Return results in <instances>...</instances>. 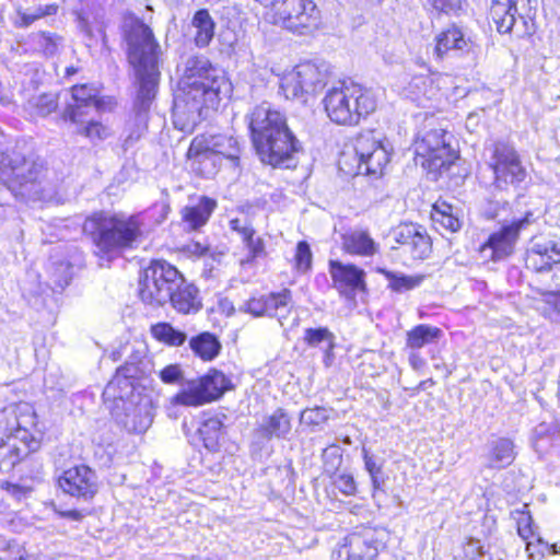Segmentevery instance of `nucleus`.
<instances>
[{"mask_svg": "<svg viewBox=\"0 0 560 560\" xmlns=\"http://www.w3.org/2000/svg\"><path fill=\"white\" fill-rule=\"evenodd\" d=\"M469 44L470 39L465 37L463 31L457 25L452 24L435 36L433 54L436 59L442 60L452 50H468Z\"/></svg>", "mask_w": 560, "mask_h": 560, "instance_id": "obj_27", "label": "nucleus"}, {"mask_svg": "<svg viewBox=\"0 0 560 560\" xmlns=\"http://www.w3.org/2000/svg\"><path fill=\"white\" fill-rule=\"evenodd\" d=\"M354 151L359 160V172L368 175H382L390 159L387 145L383 142L381 135L374 130L358 135Z\"/></svg>", "mask_w": 560, "mask_h": 560, "instance_id": "obj_14", "label": "nucleus"}, {"mask_svg": "<svg viewBox=\"0 0 560 560\" xmlns=\"http://www.w3.org/2000/svg\"><path fill=\"white\" fill-rule=\"evenodd\" d=\"M464 552L468 560H479L483 556V547L479 540L470 539L464 547Z\"/></svg>", "mask_w": 560, "mask_h": 560, "instance_id": "obj_56", "label": "nucleus"}, {"mask_svg": "<svg viewBox=\"0 0 560 560\" xmlns=\"http://www.w3.org/2000/svg\"><path fill=\"white\" fill-rule=\"evenodd\" d=\"M121 31L137 89L133 109L141 116L148 113L158 92L162 50L150 26L132 13L125 15Z\"/></svg>", "mask_w": 560, "mask_h": 560, "instance_id": "obj_2", "label": "nucleus"}, {"mask_svg": "<svg viewBox=\"0 0 560 560\" xmlns=\"http://www.w3.org/2000/svg\"><path fill=\"white\" fill-rule=\"evenodd\" d=\"M152 336L167 346H182L187 336L184 331L174 328L170 323L161 322L151 326Z\"/></svg>", "mask_w": 560, "mask_h": 560, "instance_id": "obj_36", "label": "nucleus"}, {"mask_svg": "<svg viewBox=\"0 0 560 560\" xmlns=\"http://www.w3.org/2000/svg\"><path fill=\"white\" fill-rule=\"evenodd\" d=\"M534 221V213L527 211L523 218L514 219L510 224L503 225L499 231L491 233L488 240L479 247L480 258L485 261L506 259L514 252L520 231Z\"/></svg>", "mask_w": 560, "mask_h": 560, "instance_id": "obj_13", "label": "nucleus"}, {"mask_svg": "<svg viewBox=\"0 0 560 560\" xmlns=\"http://www.w3.org/2000/svg\"><path fill=\"white\" fill-rule=\"evenodd\" d=\"M191 25L196 28L195 44L200 48L207 47L213 38L215 23L207 9L196 11Z\"/></svg>", "mask_w": 560, "mask_h": 560, "instance_id": "obj_33", "label": "nucleus"}, {"mask_svg": "<svg viewBox=\"0 0 560 560\" xmlns=\"http://www.w3.org/2000/svg\"><path fill=\"white\" fill-rule=\"evenodd\" d=\"M180 73L178 90L174 96V108L187 115L196 124L203 110L217 108L223 98H229L233 88L224 71L211 63L203 55L187 57L177 67Z\"/></svg>", "mask_w": 560, "mask_h": 560, "instance_id": "obj_1", "label": "nucleus"}, {"mask_svg": "<svg viewBox=\"0 0 560 560\" xmlns=\"http://www.w3.org/2000/svg\"><path fill=\"white\" fill-rule=\"evenodd\" d=\"M432 219L435 224H440L441 228L451 233L457 232L462 228V222L455 214L432 213Z\"/></svg>", "mask_w": 560, "mask_h": 560, "instance_id": "obj_49", "label": "nucleus"}, {"mask_svg": "<svg viewBox=\"0 0 560 560\" xmlns=\"http://www.w3.org/2000/svg\"><path fill=\"white\" fill-rule=\"evenodd\" d=\"M376 272L383 275L388 281L387 288L396 293H404L413 290L422 284L425 279L424 275H405L395 272L382 267L376 268Z\"/></svg>", "mask_w": 560, "mask_h": 560, "instance_id": "obj_32", "label": "nucleus"}, {"mask_svg": "<svg viewBox=\"0 0 560 560\" xmlns=\"http://www.w3.org/2000/svg\"><path fill=\"white\" fill-rule=\"evenodd\" d=\"M50 278L55 289L63 290L72 279V266L68 261L52 262Z\"/></svg>", "mask_w": 560, "mask_h": 560, "instance_id": "obj_41", "label": "nucleus"}, {"mask_svg": "<svg viewBox=\"0 0 560 560\" xmlns=\"http://www.w3.org/2000/svg\"><path fill=\"white\" fill-rule=\"evenodd\" d=\"M537 0H492L490 16L499 33L514 32L517 37L535 33Z\"/></svg>", "mask_w": 560, "mask_h": 560, "instance_id": "obj_9", "label": "nucleus"}, {"mask_svg": "<svg viewBox=\"0 0 560 560\" xmlns=\"http://www.w3.org/2000/svg\"><path fill=\"white\" fill-rule=\"evenodd\" d=\"M275 24L299 35L318 30L322 13L313 0H275Z\"/></svg>", "mask_w": 560, "mask_h": 560, "instance_id": "obj_12", "label": "nucleus"}, {"mask_svg": "<svg viewBox=\"0 0 560 560\" xmlns=\"http://www.w3.org/2000/svg\"><path fill=\"white\" fill-rule=\"evenodd\" d=\"M223 427L222 421L217 418H209L202 422L198 429V435L203 442V446L209 451H217L219 447V439L221 429Z\"/></svg>", "mask_w": 560, "mask_h": 560, "instance_id": "obj_37", "label": "nucleus"}, {"mask_svg": "<svg viewBox=\"0 0 560 560\" xmlns=\"http://www.w3.org/2000/svg\"><path fill=\"white\" fill-rule=\"evenodd\" d=\"M74 125L75 132L90 140H104L110 135L108 127L95 120L92 115L85 118V122Z\"/></svg>", "mask_w": 560, "mask_h": 560, "instance_id": "obj_38", "label": "nucleus"}, {"mask_svg": "<svg viewBox=\"0 0 560 560\" xmlns=\"http://www.w3.org/2000/svg\"><path fill=\"white\" fill-rule=\"evenodd\" d=\"M334 485L345 495H354L357 492V485L354 478L350 474H340L334 480Z\"/></svg>", "mask_w": 560, "mask_h": 560, "instance_id": "obj_50", "label": "nucleus"}, {"mask_svg": "<svg viewBox=\"0 0 560 560\" xmlns=\"http://www.w3.org/2000/svg\"><path fill=\"white\" fill-rule=\"evenodd\" d=\"M431 240L420 226L406 249L413 259H425L431 253Z\"/></svg>", "mask_w": 560, "mask_h": 560, "instance_id": "obj_39", "label": "nucleus"}, {"mask_svg": "<svg viewBox=\"0 0 560 560\" xmlns=\"http://www.w3.org/2000/svg\"><path fill=\"white\" fill-rule=\"evenodd\" d=\"M342 249L355 256L371 257L378 253V244L366 230L354 229L341 235Z\"/></svg>", "mask_w": 560, "mask_h": 560, "instance_id": "obj_26", "label": "nucleus"}, {"mask_svg": "<svg viewBox=\"0 0 560 560\" xmlns=\"http://www.w3.org/2000/svg\"><path fill=\"white\" fill-rule=\"evenodd\" d=\"M296 268L300 271H307L312 266V252L306 241H301L296 245L295 254Z\"/></svg>", "mask_w": 560, "mask_h": 560, "instance_id": "obj_47", "label": "nucleus"}, {"mask_svg": "<svg viewBox=\"0 0 560 560\" xmlns=\"http://www.w3.org/2000/svg\"><path fill=\"white\" fill-rule=\"evenodd\" d=\"M329 78V65L325 61H304L281 78L280 89L290 100L306 103L307 97L322 91Z\"/></svg>", "mask_w": 560, "mask_h": 560, "instance_id": "obj_10", "label": "nucleus"}, {"mask_svg": "<svg viewBox=\"0 0 560 560\" xmlns=\"http://www.w3.org/2000/svg\"><path fill=\"white\" fill-rule=\"evenodd\" d=\"M237 233L242 236L244 243H246L250 237L256 235L255 230L249 224L246 223L242 225Z\"/></svg>", "mask_w": 560, "mask_h": 560, "instance_id": "obj_62", "label": "nucleus"}, {"mask_svg": "<svg viewBox=\"0 0 560 560\" xmlns=\"http://www.w3.org/2000/svg\"><path fill=\"white\" fill-rule=\"evenodd\" d=\"M39 45L46 55L52 56L57 51V43L49 33H43L40 35Z\"/></svg>", "mask_w": 560, "mask_h": 560, "instance_id": "obj_60", "label": "nucleus"}, {"mask_svg": "<svg viewBox=\"0 0 560 560\" xmlns=\"http://www.w3.org/2000/svg\"><path fill=\"white\" fill-rule=\"evenodd\" d=\"M442 336L443 331L439 327L419 324L407 332L406 345L411 349H421L438 342Z\"/></svg>", "mask_w": 560, "mask_h": 560, "instance_id": "obj_34", "label": "nucleus"}, {"mask_svg": "<svg viewBox=\"0 0 560 560\" xmlns=\"http://www.w3.org/2000/svg\"><path fill=\"white\" fill-rule=\"evenodd\" d=\"M160 378L166 384L179 383L183 372L177 364H170L159 372Z\"/></svg>", "mask_w": 560, "mask_h": 560, "instance_id": "obj_52", "label": "nucleus"}, {"mask_svg": "<svg viewBox=\"0 0 560 560\" xmlns=\"http://www.w3.org/2000/svg\"><path fill=\"white\" fill-rule=\"evenodd\" d=\"M139 368L132 362L117 369L106 385L103 397L113 400L109 407L115 422L129 433L142 434L152 424L154 413L151 399L133 394L130 378L137 376Z\"/></svg>", "mask_w": 560, "mask_h": 560, "instance_id": "obj_4", "label": "nucleus"}, {"mask_svg": "<svg viewBox=\"0 0 560 560\" xmlns=\"http://www.w3.org/2000/svg\"><path fill=\"white\" fill-rule=\"evenodd\" d=\"M141 214L126 215L100 211L86 218L83 232L103 254L133 248L143 236Z\"/></svg>", "mask_w": 560, "mask_h": 560, "instance_id": "obj_6", "label": "nucleus"}, {"mask_svg": "<svg viewBox=\"0 0 560 560\" xmlns=\"http://www.w3.org/2000/svg\"><path fill=\"white\" fill-rule=\"evenodd\" d=\"M187 155L191 161V167L195 172H198L201 176L208 178L217 173L215 159L217 156L209 151V156L206 161L199 159V156L191 154L190 148L188 149Z\"/></svg>", "mask_w": 560, "mask_h": 560, "instance_id": "obj_43", "label": "nucleus"}, {"mask_svg": "<svg viewBox=\"0 0 560 560\" xmlns=\"http://www.w3.org/2000/svg\"><path fill=\"white\" fill-rule=\"evenodd\" d=\"M292 429L291 417L282 409L277 408L271 415L265 416L257 424V436L270 441L272 438L287 439Z\"/></svg>", "mask_w": 560, "mask_h": 560, "instance_id": "obj_25", "label": "nucleus"}, {"mask_svg": "<svg viewBox=\"0 0 560 560\" xmlns=\"http://www.w3.org/2000/svg\"><path fill=\"white\" fill-rule=\"evenodd\" d=\"M237 233L242 236L244 243H246L250 237L256 235L255 230L249 224L246 223L242 225Z\"/></svg>", "mask_w": 560, "mask_h": 560, "instance_id": "obj_64", "label": "nucleus"}, {"mask_svg": "<svg viewBox=\"0 0 560 560\" xmlns=\"http://www.w3.org/2000/svg\"><path fill=\"white\" fill-rule=\"evenodd\" d=\"M38 442L30 436V433L18 428L14 435L0 441V460L10 467H14L31 452L36 451Z\"/></svg>", "mask_w": 560, "mask_h": 560, "instance_id": "obj_22", "label": "nucleus"}, {"mask_svg": "<svg viewBox=\"0 0 560 560\" xmlns=\"http://www.w3.org/2000/svg\"><path fill=\"white\" fill-rule=\"evenodd\" d=\"M447 132L443 129L431 130L425 133L421 142L417 144V154L422 156L423 166L431 171L448 168L456 158L446 140Z\"/></svg>", "mask_w": 560, "mask_h": 560, "instance_id": "obj_17", "label": "nucleus"}, {"mask_svg": "<svg viewBox=\"0 0 560 560\" xmlns=\"http://www.w3.org/2000/svg\"><path fill=\"white\" fill-rule=\"evenodd\" d=\"M324 469L327 474H335L342 463V455L337 445H331L323 451Z\"/></svg>", "mask_w": 560, "mask_h": 560, "instance_id": "obj_45", "label": "nucleus"}, {"mask_svg": "<svg viewBox=\"0 0 560 560\" xmlns=\"http://www.w3.org/2000/svg\"><path fill=\"white\" fill-rule=\"evenodd\" d=\"M325 110L331 121L338 125L359 124L376 108L374 94L354 83L340 82L330 88L323 100Z\"/></svg>", "mask_w": 560, "mask_h": 560, "instance_id": "obj_7", "label": "nucleus"}, {"mask_svg": "<svg viewBox=\"0 0 560 560\" xmlns=\"http://www.w3.org/2000/svg\"><path fill=\"white\" fill-rule=\"evenodd\" d=\"M217 207L215 200L202 197L195 206H187L182 210V220L186 230L197 231L203 226Z\"/></svg>", "mask_w": 560, "mask_h": 560, "instance_id": "obj_30", "label": "nucleus"}, {"mask_svg": "<svg viewBox=\"0 0 560 560\" xmlns=\"http://www.w3.org/2000/svg\"><path fill=\"white\" fill-rule=\"evenodd\" d=\"M230 387L231 381L222 372L214 370L191 383L187 390L176 394L172 402L183 406H201L218 399Z\"/></svg>", "mask_w": 560, "mask_h": 560, "instance_id": "obj_15", "label": "nucleus"}, {"mask_svg": "<svg viewBox=\"0 0 560 560\" xmlns=\"http://www.w3.org/2000/svg\"><path fill=\"white\" fill-rule=\"evenodd\" d=\"M45 12L40 11L37 14H28V13H20V22L19 26L28 27L32 23H34L37 19L43 16Z\"/></svg>", "mask_w": 560, "mask_h": 560, "instance_id": "obj_61", "label": "nucleus"}, {"mask_svg": "<svg viewBox=\"0 0 560 560\" xmlns=\"http://www.w3.org/2000/svg\"><path fill=\"white\" fill-rule=\"evenodd\" d=\"M329 273L334 288L346 296H353L357 291H364L366 289L365 272L355 265L330 260Z\"/></svg>", "mask_w": 560, "mask_h": 560, "instance_id": "obj_21", "label": "nucleus"}, {"mask_svg": "<svg viewBox=\"0 0 560 560\" xmlns=\"http://www.w3.org/2000/svg\"><path fill=\"white\" fill-rule=\"evenodd\" d=\"M183 275L165 260L152 261L139 279V298L153 307L165 305L182 284Z\"/></svg>", "mask_w": 560, "mask_h": 560, "instance_id": "obj_8", "label": "nucleus"}, {"mask_svg": "<svg viewBox=\"0 0 560 560\" xmlns=\"http://www.w3.org/2000/svg\"><path fill=\"white\" fill-rule=\"evenodd\" d=\"M526 509L527 505L525 504L523 510H515L513 514L517 523V534L523 540L527 541L526 549L529 550V546L532 545L529 539L534 538L536 534L533 528V517Z\"/></svg>", "mask_w": 560, "mask_h": 560, "instance_id": "obj_40", "label": "nucleus"}, {"mask_svg": "<svg viewBox=\"0 0 560 560\" xmlns=\"http://www.w3.org/2000/svg\"><path fill=\"white\" fill-rule=\"evenodd\" d=\"M249 129L261 162L273 167L294 166V153L300 151L301 143L280 112L266 105L256 107L250 116Z\"/></svg>", "mask_w": 560, "mask_h": 560, "instance_id": "obj_3", "label": "nucleus"}, {"mask_svg": "<svg viewBox=\"0 0 560 560\" xmlns=\"http://www.w3.org/2000/svg\"><path fill=\"white\" fill-rule=\"evenodd\" d=\"M47 172L45 161L25 143L0 150V182L15 195L39 198Z\"/></svg>", "mask_w": 560, "mask_h": 560, "instance_id": "obj_5", "label": "nucleus"}, {"mask_svg": "<svg viewBox=\"0 0 560 560\" xmlns=\"http://www.w3.org/2000/svg\"><path fill=\"white\" fill-rule=\"evenodd\" d=\"M190 348L196 355L205 361L213 360L221 350V343L218 338L210 332H202L192 337L189 341Z\"/></svg>", "mask_w": 560, "mask_h": 560, "instance_id": "obj_35", "label": "nucleus"}, {"mask_svg": "<svg viewBox=\"0 0 560 560\" xmlns=\"http://www.w3.org/2000/svg\"><path fill=\"white\" fill-rule=\"evenodd\" d=\"M364 467L369 474H381L382 464L378 463L374 455H371L366 448L362 450Z\"/></svg>", "mask_w": 560, "mask_h": 560, "instance_id": "obj_59", "label": "nucleus"}, {"mask_svg": "<svg viewBox=\"0 0 560 560\" xmlns=\"http://www.w3.org/2000/svg\"><path fill=\"white\" fill-rule=\"evenodd\" d=\"M546 280H541L545 282L549 291H553L560 289V264L556 262L548 271V276L545 278Z\"/></svg>", "mask_w": 560, "mask_h": 560, "instance_id": "obj_58", "label": "nucleus"}, {"mask_svg": "<svg viewBox=\"0 0 560 560\" xmlns=\"http://www.w3.org/2000/svg\"><path fill=\"white\" fill-rule=\"evenodd\" d=\"M420 226L415 224H400L394 230V240L396 243L405 246L409 245L412 237L416 236L417 231Z\"/></svg>", "mask_w": 560, "mask_h": 560, "instance_id": "obj_48", "label": "nucleus"}, {"mask_svg": "<svg viewBox=\"0 0 560 560\" xmlns=\"http://www.w3.org/2000/svg\"><path fill=\"white\" fill-rule=\"evenodd\" d=\"M248 249V257L246 261H252L258 257H262L265 255V245L264 241L259 236H253L245 243Z\"/></svg>", "mask_w": 560, "mask_h": 560, "instance_id": "obj_53", "label": "nucleus"}, {"mask_svg": "<svg viewBox=\"0 0 560 560\" xmlns=\"http://www.w3.org/2000/svg\"><path fill=\"white\" fill-rule=\"evenodd\" d=\"M237 233L242 236L244 243H246L250 237L256 235L255 230L249 224L246 223L242 225Z\"/></svg>", "mask_w": 560, "mask_h": 560, "instance_id": "obj_63", "label": "nucleus"}, {"mask_svg": "<svg viewBox=\"0 0 560 560\" xmlns=\"http://www.w3.org/2000/svg\"><path fill=\"white\" fill-rule=\"evenodd\" d=\"M432 7L446 14H459L467 7L466 0H429Z\"/></svg>", "mask_w": 560, "mask_h": 560, "instance_id": "obj_46", "label": "nucleus"}, {"mask_svg": "<svg viewBox=\"0 0 560 560\" xmlns=\"http://www.w3.org/2000/svg\"><path fill=\"white\" fill-rule=\"evenodd\" d=\"M303 340L310 347H318L324 351V364L328 368L334 361L336 337L327 327L306 328Z\"/></svg>", "mask_w": 560, "mask_h": 560, "instance_id": "obj_31", "label": "nucleus"}, {"mask_svg": "<svg viewBox=\"0 0 560 560\" xmlns=\"http://www.w3.org/2000/svg\"><path fill=\"white\" fill-rule=\"evenodd\" d=\"M546 294L550 296L547 303L552 307L549 317L552 322L560 323V291H548Z\"/></svg>", "mask_w": 560, "mask_h": 560, "instance_id": "obj_57", "label": "nucleus"}, {"mask_svg": "<svg viewBox=\"0 0 560 560\" xmlns=\"http://www.w3.org/2000/svg\"><path fill=\"white\" fill-rule=\"evenodd\" d=\"M516 457L515 444L509 438H495L488 443V467L503 469L510 466Z\"/></svg>", "mask_w": 560, "mask_h": 560, "instance_id": "obj_29", "label": "nucleus"}, {"mask_svg": "<svg viewBox=\"0 0 560 560\" xmlns=\"http://www.w3.org/2000/svg\"><path fill=\"white\" fill-rule=\"evenodd\" d=\"M1 488L18 501H21L22 499L26 498L32 491V488L30 487L12 483L9 481L2 482Z\"/></svg>", "mask_w": 560, "mask_h": 560, "instance_id": "obj_55", "label": "nucleus"}, {"mask_svg": "<svg viewBox=\"0 0 560 560\" xmlns=\"http://www.w3.org/2000/svg\"><path fill=\"white\" fill-rule=\"evenodd\" d=\"M70 101L62 112V119L71 124L85 122V118L105 108V101L100 97V91L92 84L73 85L70 90Z\"/></svg>", "mask_w": 560, "mask_h": 560, "instance_id": "obj_16", "label": "nucleus"}, {"mask_svg": "<svg viewBox=\"0 0 560 560\" xmlns=\"http://www.w3.org/2000/svg\"><path fill=\"white\" fill-rule=\"evenodd\" d=\"M383 547V542L376 539L371 532L351 533L345 539L342 552L347 555L348 559H373Z\"/></svg>", "mask_w": 560, "mask_h": 560, "instance_id": "obj_24", "label": "nucleus"}, {"mask_svg": "<svg viewBox=\"0 0 560 560\" xmlns=\"http://www.w3.org/2000/svg\"><path fill=\"white\" fill-rule=\"evenodd\" d=\"M211 151L215 156L222 155L237 168L241 163L242 148L236 138L229 135H201L192 139L190 143V152L199 156L202 161L208 159L207 154Z\"/></svg>", "mask_w": 560, "mask_h": 560, "instance_id": "obj_18", "label": "nucleus"}, {"mask_svg": "<svg viewBox=\"0 0 560 560\" xmlns=\"http://www.w3.org/2000/svg\"><path fill=\"white\" fill-rule=\"evenodd\" d=\"M555 241L532 240L526 254V268L535 271L546 280L549 269L557 262Z\"/></svg>", "mask_w": 560, "mask_h": 560, "instance_id": "obj_23", "label": "nucleus"}, {"mask_svg": "<svg viewBox=\"0 0 560 560\" xmlns=\"http://www.w3.org/2000/svg\"><path fill=\"white\" fill-rule=\"evenodd\" d=\"M560 438H533L532 444L535 452L541 457L549 453Z\"/></svg>", "mask_w": 560, "mask_h": 560, "instance_id": "obj_54", "label": "nucleus"}, {"mask_svg": "<svg viewBox=\"0 0 560 560\" xmlns=\"http://www.w3.org/2000/svg\"><path fill=\"white\" fill-rule=\"evenodd\" d=\"M167 303L183 314L197 313L202 307L198 288L187 282L185 278L182 279V284L172 293Z\"/></svg>", "mask_w": 560, "mask_h": 560, "instance_id": "obj_28", "label": "nucleus"}, {"mask_svg": "<svg viewBox=\"0 0 560 560\" xmlns=\"http://www.w3.org/2000/svg\"><path fill=\"white\" fill-rule=\"evenodd\" d=\"M60 489L74 498L91 500L98 491L97 475L89 466H73L58 478Z\"/></svg>", "mask_w": 560, "mask_h": 560, "instance_id": "obj_20", "label": "nucleus"}, {"mask_svg": "<svg viewBox=\"0 0 560 560\" xmlns=\"http://www.w3.org/2000/svg\"><path fill=\"white\" fill-rule=\"evenodd\" d=\"M292 308V293L289 289H283L279 292H271L259 296H253L245 301L240 311L248 313L254 317H275L279 320L285 317ZM282 325V322H280Z\"/></svg>", "mask_w": 560, "mask_h": 560, "instance_id": "obj_19", "label": "nucleus"}, {"mask_svg": "<svg viewBox=\"0 0 560 560\" xmlns=\"http://www.w3.org/2000/svg\"><path fill=\"white\" fill-rule=\"evenodd\" d=\"M329 419L328 410L324 407L306 408L301 412V423L307 425H320Z\"/></svg>", "mask_w": 560, "mask_h": 560, "instance_id": "obj_44", "label": "nucleus"}, {"mask_svg": "<svg viewBox=\"0 0 560 560\" xmlns=\"http://www.w3.org/2000/svg\"><path fill=\"white\" fill-rule=\"evenodd\" d=\"M533 438H560V427L556 422H541L535 427Z\"/></svg>", "mask_w": 560, "mask_h": 560, "instance_id": "obj_51", "label": "nucleus"}, {"mask_svg": "<svg viewBox=\"0 0 560 560\" xmlns=\"http://www.w3.org/2000/svg\"><path fill=\"white\" fill-rule=\"evenodd\" d=\"M487 165L493 172V184L498 189L518 187L525 182L527 171L515 148L504 141H497L487 148Z\"/></svg>", "mask_w": 560, "mask_h": 560, "instance_id": "obj_11", "label": "nucleus"}, {"mask_svg": "<svg viewBox=\"0 0 560 560\" xmlns=\"http://www.w3.org/2000/svg\"><path fill=\"white\" fill-rule=\"evenodd\" d=\"M36 114L40 117H47L58 107V96L52 93H43L30 101Z\"/></svg>", "mask_w": 560, "mask_h": 560, "instance_id": "obj_42", "label": "nucleus"}]
</instances>
